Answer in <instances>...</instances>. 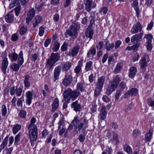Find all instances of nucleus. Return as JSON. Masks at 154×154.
Instances as JSON below:
<instances>
[{
	"label": "nucleus",
	"mask_w": 154,
	"mask_h": 154,
	"mask_svg": "<svg viewBox=\"0 0 154 154\" xmlns=\"http://www.w3.org/2000/svg\"><path fill=\"white\" fill-rule=\"evenodd\" d=\"M71 63L69 62L64 63L63 66L62 67L63 70L67 71L69 69L71 66Z\"/></svg>",
	"instance_id": "obj_30"
},
{
	"label": "nucleus",
	"mask_w": 154,
	"mask_h": 154,
	"mask_svg": "<svg viewBox=\"0 0 154 154\" xmlns=\"http://www.w3.org/2000/svg\"><path fill=\"white\" fill-rule=\"evenodd\" d=\"M80 48V46L79 45H76L70 51H69V55L72 57L76 56Z\"/></svg>",
	"instance_id": "obj_13"
},
{
	"label": "nucleus",
	"mask_w": 154,
	"mask_h": 154,
	"mask_svg": "<svg viewBox=\"0 0 154 154\" xmlns=\"http://www.w3.org/2000/svg\"><path fill=\"white\" fill-rule=\"evenodd\" d=\"M5 19L7 22L8 23H11L14 20L13 15L11 13H8L5 17Z\"/></svg>",
	"instance_id": "obj_27"
},
{
	"label": "nucleus",
	"mask_w": 154,
	"mask_h": 154,
	"mask_svg": "<svg viewBox=\"0 0 154 154\" xmlns=\"http://www.w3.org/2000/svg\"><path fill=\"white\" fill-rule=\"evenodd\" d=\"M61 69V66L60 65H59L55 68L54 73V81L58 79Z\"/></svg>",
	"instance_id": "obj_14"
},
{
	"label": "nucleus",
	"mask_w": 154,
	"mask_h": 154,
	"mask_svg": "<svg viewBox=\"0 0 154 154\" xmlns=\"http://www.w3.org/2000/svg\"><path fill=\"white\" fill-rule=\"evenodd\" d=\"M105 48L106 51H110L114 48V44L113 43H110L107 40L105 43Z\"/></svg>",
	"instance_id": "obj_23"
},
{
	"label": "nucleus",
	"mask_w": 154,
	"mask_h": 154,
	"mask_svg": "<svg viewBox=\"0 0 154 154\" xmlns=\"http://www.w3.org/2000/svg\"><path fill=\"white\" fill-rule=\"evenodd\" d=\"M42 19V17L40 16H36L33 21L32 25L33 28H35L38 25L41 23Z\"/></svg>",
	"instance_id": "obj_22"
},
{
	"label": "nucleus",
	"mask_w": 154,
	"mask_h": 154,
	"mask_svg": "<svg viewBox=\"0 0 154 154\" xmlns=\"http://www.w3.org/2000/svg\"><path fill=\"white\" fill-rule=\"evenodd\" d=\"M102 88H99V87H96L95 90L94 91V95L96 96H97L102 91Z\"/></svg>",
	"instance_id": "obj_55"
},
{
	"label": "nucleus",
	"mask_w": 154,
	"mask_h": 154,
	"mask_svg": "<svg viewBox=\"0 0 154 154\" xmlns=\"http://www.w3.org/2000/svg\"><path fill=\"white\" fill-rule=\"evenodd\" d=\"M120 77L118 75H117L113 78L111 82V86L113 87L114 89H116L120 81Z\"/></svg>",
	"instance_id": "obj_12"
},
{
	"label": "nucleus",
	"mask_w": 154,
	"mask_h": 154,
	"mask_svg": "<svg viewBox=\"0 0 154 154\" xmlns=\"http://www.w3.org/2000/svg\"><path fill=\"white\" fill-rule=\"evenodd\" d=\"M149 57L148 55H145L144 57H143L139 62V64L140 66L141 69H144L148 66L147 62L149 61L148 60Z\"/></svg>",
	"instance_id": "obj_9"
},
{
	"label": "nucleus",
	"mask_w": 154,
	"mask_h": 154,
	"mask_svg": "<svg viewBox=\"0 0 154 154\" xmlns=\"http://www.w3.org/2000/svg\"><path fill=\"white\" fill-rule=\"evenodd\" d=\"M35 15V11L34 9L32 8L29 11L26 19V22L28 24H29V23L32 20Z\"/></svg>",
	"instance_id": "obj_16"
},
{
	"label": "nucleus",
	"mask_w": 154,
	"mask_h": 154,
	"mask_svg": "<svg viewBox=\"0 0 154 154\" xmlns=\"http://www.w3.org/2000/svg\"><path fill=\"white\" fill-rule=\"evenodd\" d=\"M60 59V56L58 53H52L50 58L48 59L46 64V66L49 70H51L55 63Z\"/></svg>",
	"instance_id": "obj_4"
},
{
	"label": "nucleus",
	"mask_w": 154,
	"mask_h": 154,
	"mask_svg": "<svg viewBox=\"0 0 154 154\" xmlns=\"http://www.w3.org/2000/svg\"><path fill=\"white\" fill-rule=\"evenodd\" d=\"M122 44V42L119 40L116 41L114 44V48L115 49L119 48Z\"/></svg>",
	"instance_id": "obj_52"
},
{
	"label": "nucleus",
	"mask_w": 154,
	"mask_h": 154,
	"mask_svg": "<svg viewBox=\"0 0 154 154\" xmlns=\"http://www.w3.org/2000/svg\"><path fill=\"white\" fill-rule=\"evenodd\" d=\"M72 80L73 78L72 75L66 73L62 83L64 86H68L70 85Z\"/></svg>",
	"instance_id": "obj_8"
},
{
	"label": "nucleus",
	"mask_w": 154,
	"mask_h": 154,
	"mask_svg": "<svg viewBox=\"0 0 154 154\" xmlns=\"http://www.w3.org/2000/svg\"><path fill=\"white\" fill-rule=\"evenodd\" d=\"M124 150L128 154H132V150L131 147L128 145L126 144L125 145Z\"/></svg>",
	"instance_id": "obj_33"
},
{
	"label": "nucleus",
	"mask_w": 154,
	"mask_h": 154,
	"mask_svg": "<svg viewBox=\"0 0 154 154\" xmlns=\"http://www.w3.org/2000/svg\"><path fill=\"white\" fill-rule=\"evenodd\" d=\"M79 24L77 22H74L72 23L70 27L67 30L65 33V35L67 37L69 36H75L77 34V31L79 29Z\"/></svg>",
	"instance_id": "obj_5"
},
{
	"label": "nucleus",
	"mask_w": 154,
	"mask_h": 154,
	"mask_svg": "<svg viewBox=\"0 0 154 154\" xmlns=\"http://www.w3.org/2000/svg\"><path fill=\"white\" fill-rule=\"evenodd\" d=\"M115 90L112 86H109L106 89V94L107 95H109Z\"/></svg>",
	"instance_id": "obj_40"
},
{
	"label": "nucleus",
	"mask_w": 154,
	"mask_h": 154,
	"mask_svg": "<svg viewBox=\"0 0 154 154\" xmlns=\"http://www.w3.org/2000/svg\"><path fill=\"white\" fill-rule=\"evenodd\" d=\"M107 112L106 111V108L104 106H102L100 113V117L101 120H104L106 117Z\"/></svg>",
	"instance_id": "obj_21"
},
{
	"label": "nucleus",
	"mask_w": 154,
	"mask_h": 154,
	"mask_svg": "<svg viewBox=\"0 0 154 154\" xmlns=\"http://www.w3.org/2000/svg\"><path fill=\"white\" fill-rule=\"evenodd\" d=\"M137 68L134 67H132L129 69V77L131 78H133L135 76L137 73Z\"/></svg>",
	"instance_id": "obj_24"
},
{
	"label": "nucleus",
	"mask_w": 154,
	"mask_h": 154,
	"mask_svg": "<svg viewBox=\"0 0 154 154\" xmlns=\"http://www.w3.org/2000/svg\"><path fill=\"white\" fill-rule=\"evenodd\" d=\"M30 78V76L28 74L25 76L24 83V87L26 88H29L30 86V83L29 81Z\"/></svg>",
	"instance_id": "obj_28"
},
{
	"label": "nucleus",
	"mask_w": 154,
	"mask_h": 154,
	"mask_svg": "<svg viewBox=\"0 0 154 154\" xmlns=\"http://www.w3.org/2000/svg\"><path fill=\"white\" fill-rule=\"evenodd\" d=\"M129 91L131 96L136 95L138 92V90L136 88H132Z\"/></svg>",
	"instance_id": "obj_49"
},
{
	"label": "nucleus",
	"mask_w": 154,
	"mask_h": 154,
	"mask_svg": "<svg viewBox=\"0 0 154 154\" xmlns=\"http://www.w3.org/2000/svg\"><path fill=\"white\" fill-rule=\"evenodd\" d=\"M68 43L67 42H65L62 45L61 47V50L62 51H64L66 50L67 49Z\"/></svg>",
	"instance_id": "obj_51"
},
{
	"label": "nucleus",
	"mask_w": 154,
	"mask_h": 154,
	"mask_svg": "<svg viewBox=\"0 0 154 154\" xmlns=\"http://www.w3.org/2000/svg\"><path fill=\"white\" fill-rule=\"evenodd\" d=\"M64 121L63 119H61L59 121L58 123V130H59V129H60V128H62V126H64L63 125L64 124Z\"/></svg>",
	"instance_id": "obj_56"
},
{
	"label": "nucleus",
	"mask_w": 154,
	"mask_h": 154,
	"mask_svg": "<svg viewBox=\"0 0 154 154\" xmlns=\"http://www.w3.org/2000/svg\"><path fill=\"white\" fill-rule=\"evenodd\" d=\"M16 88L14 86L10 88V94L11 95H14L16 93Z\"/></svg>",
	"instance_id": "obj_61"
},
{
	"label": "nucleus",
	"mask_w": 154,
	"mask_h": 154,
	"mask_svg": "<svg viewBox=\"0 0 154 154\" xmlns=\"http://www.w3.org/2000/svg\"><path fill=\"white\" fill-rule=\"evenodd\" d=\"M8 62L7 58H5L3 60L2 64V72L5 73L6 72V70L7 68Z\"/></svg>",
	"instance_id": "obj_20"
},
{
	"label": "nucleus",
	"mask_w": 154,
	"mask_h": 154,
	"mask_svg": "<svg viewBox=\"0 0 154 154\" xmlns=\"http://www.w3.org/2000/svg\"><path fill=\"white\" fill-rule=\"evenodd\" d=\"M144 38L147 40L146 42H152L153 36L151 34H146Z\"/></svg>",
	"instance_id": "obj_41"
},
{
	"label": "nucleus",
	"mask_w": 154,
	"mask_h": 154,
	"mask_svg": "<svg viewBox=\"0 0 154 154\" xmlns=\"http://www.w3.org/2000/svg\"><path fill=\"white\" fill-rule=\"evenodd\" d=\"M21 134L22 133L21 132H20L15 137V141L14 142V144L15 145H17L18 144V143L20 140V137L21 135Z\"/></svg>",
	"instance_id": "obj_37"
},
{
	"label": "nucleus",
	"mask_w": 154,
	"mask_h": 154,
	"mask_svg": "<svg viewBox=\"0 0 154 154\" xmlns=\"http://www.w3.org/2000/svg\"><path fill=\"white\" fill-rule=\"evenodd\" d=\"M60 47V44L58 42H56L54 44V47L52 48V50L54 51H57L59 50Z\"/></svg>",
	"instance_id": "obj_46"
},
{
	"label": "nucleus",
	"mask_w": 154,
	"mask_h": 154,
	"mask_svg": "<svg viewBox=\"0 0 154 154\" xmlns=\"http://www.w3.org/2000/svg\"><path fill=\"white\" fill-rule=\"evenodd\" d=\"M152 134L150 130L148 133L146 135L145 137V140L147 141H149L152 137Z\"/></svg>",
	"instance_id": "obj_42"
},
{
	"label": "nucleus",
	"mask_w": 154,
	"mask_h": 154,
	"mask_svg": "<svg viewBox=\"0 0 154 154\" xmlns=\"http://www.w3.org/2000/svg\"><path fill=\"white\" fill-rule=\"evenodd\" d=\"M140 132L139 130L138 129H136L134 130L132 133V135L134 137H137L139 135Z\"/></svg>",
	"instance_id": "obj_60"
},
{
	"label": "nucleus",
	"mask_w": 154,
	"mask_h": 154,
	"mask_svg": "<svg viewBox=\"0 0 154 154\" xmlns=\"http://www.w3.org/2000/svg\"><path fill=\"white\" fill-rule=\"evenodd\" d=\"M92 62L91 61H90L88 62L86 64L85 67V70L86 72L89 71L91 69L92 66Z\"/></svg>",
	"instance_id": "obj_38"
},
{
	"label": "nucleus",
	"mask_w": 154,
	"mask_h": 154,
	"mask_svg": "<svg viewBox=\"0 0 154 154\" xmlns=\"http://www.w3.org/2000/svg\"><path fill=\"white\" fill-rule=\"evenodd\" d=\"M9 56L11 60L15 61L17 60L18 58V55L15 53H12L11 54H10Z\"/></svg>",
	"instance_id": "obj_34"
},
{
	"label": "nucleus",
	"mask_w": 154,
	"mask_h": 154,
	"mask_svg": "<svg viewBox=\"0 0 154 154\" xmlns=\"http://www.w3.org/2000/svg\"><path fill=\"white\" fill-rule=\"evenodd\" d=\"M143 34V32H141L133 35L131 38V42L135 43L141 41L142 39Z\"/></svg>",
	"instance_id": "obj_10"
},
{
	"label": "nucleus",
	"mask_w": 154,
	"mask_h": 154,
	"mask_svg": "<svg viewBox=\"0 0 154 154\" xmlns=\"http://www.w3.org/2000/svg\"><path fill=\"white\" fill-rule=\"evenodd\" d=\"M60 19L59 15L57 14H56L54 16L53 19L55 22L57 23L58 22Z\"/></svg>",
	"instance_id": "obj_64"
},
{
	"label": "nucleus",
	"mask_w": 154,
	"mask_h": 154,
	"mask_svg": "<svg viewBox=\"0 0 154 154\" xmlns=\"http://www.w3.org/2000/svg\"><path fill=\"white\" fill-rule=\"evenodd\" d=\"M23 98H20L18 99L17 102V104L18 107H23Z\"/></svg>",
	"instance_id": "obj_50"
},
{
	"label": "nucleus",
	"mask_w": 154,
	"mask_h": 154,
	"mask_svg": "<svg viewBox=\"0 0 154 154\" xmlns=\"http://www.w3.org/2000/svg\"><path fill=\"white\" fill-rule=\"evenodd\" d=\"M88 121L85 116L82 117L80 120L79 119L78 117L75 116L73 120L72 121L67 128L68 130H71L73 129V125L74 127V134L75 135L77 134L79 132H80L82 129L85 131L88 126Z\"/></svg>",
	"instance_id": "obj_1"
},
{
	"label": "nucleus",
	"mask_w": 154,
	"mask_h": 154,
	"mask_svg": "<svg viewBox=\"0 0 154 154\" xmlns=\"http://www.w3.org/2000/svg\"><path fill=\"white\" fill-rule=\"evenodd\" d=\"M22 87L20 86L18 88H17L16 87V94L18 97H19L21 95L22 92Z\"/></svg>",
	"instance_id": "obj_39"
},
{
	"label": "nucleus",
	"mask_w": 154,
	"mask_h": 154,
	"mask_svg": "<svg viewBox=\"0 0 154 154\" xmlns=\"http://www.w3.org/2000/svg\"><path fill=\"white\" fill-rule=\"evenodd\" d=\"M95 13L94 12H92L91 13V16L90 17V18H91V19L90 21V23L89 24L88 27H93V24H94L95 22Z\"/></svg>",
	"instance_id": "obj_32"
},
{
	"label": "nucleus",
	"mask_w": 154,
	"mask_h": 154,
	"mask_svg": "<svg viewBox=\"0 0 154 154\" xmlns=\"http://www.w3.org/2000/svg\"><path fill=\"white\" fill-rule=\"evenodd\" d=\"M138 3L137 0H135L133 2V6L136 11V14L137 17H138L140 14V10L138 7Z\"/></svg>",
	"instance_id": "obj_26"
},
{
	"label": "nucleus",
	"mask_w": 154,
	"mask_h": 154,
	"mask_svg": "<svg viewBox=\"0 0 154 154\" xmlns=\"http://www.w3.org/2000/svg\"><path fill=\"white\" fill-rule=\"evenodd\" d=\"M108 11V8L106 7H104L101 8L99 12L101 14H106L107 12Z\"/></svg>",
	"instance_id": "obj_45"
},
{
	"label": "nucleus",
	"mask_w": 154,
	"mask_h": 154,
	"mask_svg": "<svg viewBox=\"0 0 154 154\" xmlns=\"http://www.w3.org/2000/svg\"><path fill=\"white\" fill-rule=\"evenodd\" d=\"M39 35L40 36H42L43 35L44 33V28L42 26H41L39 28Z\"/></svg>",
	"instance_id": "obj_58"
},
{
	"label": "nucleus",
	"mask_w": 154,
	"mask_h": 154,
	"mask_svg": "<svg viewBox=\"0 0 154 154\" xmlns=\"http://www.w3.org/2000/svg\"><path fill=\"white\" fill-rule=\"evenodd\" d=\"M2 115L5 116L7 113V109L6 106L5 105H3L2 107Z\"/></svg>",
	"instance_id": "obj_53"
},
{
	"label": "nucleus",
	"mask_w": 154,
	"mask_h": 154,
	"mask_svg": "<svg viewBox=\"0 0 154 154\" xmlns=\"http://www.w3.org/2000/svg\"><path fill=\"white\" fill-rule=\"evenodd\" d=\"M85 10L88 12H89L91 8H94L96 6L95 2H93V0H86L85 2Z\"/></svg>",
	"instance_id": "obj_7"
},
{
	"label": "nucleus",
	"mask_w": 154,
	"mask_h": 154,
	"mask_svg": "<svg viewBox=\"0 0 154 154\" xmlns=\"http://www.w3.org/2000/svg\"><path fill=\"white\" fill-rule=\"evenodd\" d=\"M96 53V49L94 48H91L87 53V56L89 57L90 55H94Z\"/></svg>",
	"instance_id": "obj_36"
},
{
	"label": "nucleus",
	"mask_w": 154,
	"mask_h": 154,
	"mask_svg": "<svg viewBox=\"0 0 154 154\" xmlns=\"http://www.w3.org/2000/svg\"><path fill=\"white\" fill-rule=\"evenodd\" d=\"M23 55V52L21 51H20L19 54L17 64L14 63L11 66V68L13 71L16 72L18 71L20 67L22 65L24 62Z\"/></svg>",
	"instance_id": "obj_6"
},
{
	"label": "nucleus",
	"mask_w": 154,
	"mask_h": 154,
	"mask_svg": "<svg viewBox=\"0 0 154 154\" xmlns=\"http://www.w3.org/2000/svg\"><path fill=\"white\" fill-rule=\"evenodd\" d=\"M9 135L7 136L5 138L4 141L2 142L0 146V150H2L4 149L5 147L7 145Z\"/></svg>",
	"instance_id": "obj_29"
},
{
	"label": "nucleus",
	"mask_w": 154,
	"mask_h": 154,
	"mask_svg": "<svg viewBox=\"0 0 154 154\" xmlns=\"http://www.w3.org/2000/svg\"><path fill=\"white\" fill-rule=\"evenodd\" d=\"M36 121L35 118L32 117L30 120V124L28 126V129L29 130L30 140L31 141L36 140L38 137L37 127L36 125H34Z\"/></svg>",
	"instance_id": "obj_3"
},
{
	"label": "nucleus",
	"mask_w": 154,
	"mask_h": 154,
	"mask_svg": "<svg viewBox=\"0 0 154 154\" xmlns=\"http://www.w3.org/2000/svg\"><path fill=\"white\" fill-rule=\"evenodd\" d=\"M59 134L60 135H62L65 132L66 128L64 126H63L62 127L59 129Z\"/></svg>",
	"instance_id": "obj_63"
},
{
	"label": "nucleus",
	"mask_w": 154,
	"mask_h": 154,
	"mask_svg": "<svg viewBox=\"0 0 154 154\" xmlns=\"http://www.w3.org/2000/svg\"><path fill=\"white\" fill-rule=\"evenodd\" d=\"M59 103L58 99L57 98H55L52 104V112H54L57 109L59 106Z\"/></svg>",
	"instance_id": "obj_25"
},
{
	"label": "nucleus",
	"mask_w": 154,
	"mask_h": 154,
	"mask_svg": "<svg viewBox=\"0 0 154 154\" xmlns=\"http://www.w3.org/2000/svg\"><path fill=\"white\" fill-rule=\"evenodd\" d=\"M142 29V26L139 22H138L136 24L134 25L131 30V32L134 33H136L138 32H141Z\"/></svg>",
	"instance_id": "obj_11"
},
{
	"label": "nucleus",
	"mask_w": 154,
	"mask_h": 154,
	"mask_svg": "<svg viewBox=\"0 0 154 154\" xmlns=\"http://www.w3.org/2000/svg\"><path fill=\"white\" fill-rule=\"evenodd\" d=\"M78 138L80 142H83L85 139V136L84 134H80Z\"/></svg>",
	"instance_id": "obj_54"
},
{
	"label": "nucleus",
	"mask_w": 154,
	"mask_h": 154,
	"mask_svg": "<svg viewBox=\"0 0 154 154\" xmlns=\"http://www.w3.org/2000/svg\"><path fill=\"white\" fill-rule=\"evenodd\" d=\"M77 87V89L76 90H72L69 88L65 90L63 94V97L65 100L69 102L71 100L72 101L76 99L80 94V92L78 90L82 92L84 90V88L83 86V84L81 83H78Z\"/></svg>",
	"instance_id": "obj_2"
},
{
	"label": "nucleus",
	"mask_w": 154,
	"mask_h": 154,
	"mask_svg": "<svg viewBox=\"0 0 154 154\" xmlns=\"http://www.w3.org/2000/svg\"><path fill=\"white\" fill-rule=\"evenodd\" d=\"M122 66V64L121 63H119L117 64L115 69V72L116 73H118L120 71Z\"/></svg>",
	"instance_id": "obj_47"
},
{
	"label": "nucleus",
	"mask_w": 154,
	"mask_h": 154,
	"mask_svg": "<svg viewBox=\"0 0 154 154\" xmlns=\"http://www.w3.org/2000/svg\"><path fill=\"white\" fill-rule=\"evenodd\" d=\"M26 113L24 110H20L18 114L19 116L21 118H25L26 117Z\"/></svg>",
	"instance_id": "obj_44"
},
{
	"label": "nucleus",
	"mask_w": 154,
	"mask_h": 154,
	"mask_svg": "<svg viewBox=\"0 0 154 154\" xmlns=\"http://www.w3.org/2000/svg\"><path fill=\"white\" fill-rule=\"evenodd\" d=\"M151 42H146V48L147 50L149 51H151L152 48V45Z\"/></svg>",
	"instance_id": "obj_57"
},
{
	"label": "nucleus",
	"mask_w": 154,
	"mask_h": 154,
	"mask_svg": "<svg viewBox=\"0 0 154 154\" xmlns=\"http://www.w3.org/2000/svg\"><path fill=\"white\" fill-rule=\"evenodd\" d=\"M71 106L75 112H79L82 109L81 106L78 103V100H76L72 103L71 104Z\"/></svg>",
	"instance_id": "obj_15"
},
{
	"label": "nucleus",
	"mask_w": 154,
	"mask_h": 154,
	"mask_svg": "<svg viewBox=\"0 0 154 154\" xmlns=\"http://www.w3.org/2000/svg\"><path fill=\"white\" fill-rule=\"evenodd\" d=\"M27 27L26 26H23L20 27V31L19 33L21 35H24L27 32Z\"/></svg>",
	"instance_id": "obj_35"
},
{
	"label": "nucleus",
	"mask_w": 154,
	"mask_h": 154,
	"mask_svg": "<svg viewBox=\"0 0 154 154\" xmlns=\"http://www.w3.org/2000/svg\"><path fill=\"white\" fill-rule=\"evenodd\" d=\"M33 94L31 91H29L26 94V103L29 105L31 103Z\"/></svg>",
	"instance_id": "obj_19"
},
{
	"label": "nucleus",
	"mask_w": 154,
	"mask_h": 154,
	"mask_svg": "<svg viewBox=\"0 0 154 154\" xmlns=\"http://www.w3.org/2000/svg\"><path fill=\"white\" fill-rule=\"evenodd\" d=\"M93 27H88L85 32V35L87 37H88L91 39L93 38L94 34Z\"/></svg>",
	"instance_id": "obj_18"
},
{
	"label": "nucleus",
	"mask_w": 154,
	"mask_h": 154,
	"mask_svg": "<svg viewBox=\"0 0 154 154\" xmlns=\"http://www.w3.org/2000/svg\"><path fill=\"white\" fill-rule=\"evenodd\" d=\"M140 42L136 43V44L134 45L131 46L132 49L134 51H136L138 48L140 46Z\"/></svg>",
	"instance_id": "obj_48"
},
{
	"label": "nucleus",
	"mask_w": 154,
	"mask_h": 154,
	"mask_svg": "<svg viewBox=\"0 0 154 154\" xmlns=\"http://www.w3.org/2000/svg\"><path fill=\"white\" fill-rule=\"evenodd\" d=\"M21 128V125L18 124L14 125L12 128V131L13 134H17L20 130Z\"/></svg>",
	"instance_id": "obj_31"
},
{
	"label": "nucleus",
	"mask_w": 154,
	"mask_h": 154,
	"mask_svg": "<svg viewBox=\"0 0 154 154\" xmlns=\"http://www.w3.org/2000/svg\"><path fill=\"white\" fill-rule=\"evenodd\" d=\"M122 89H119L117 90L115 95L116 100H119V97L122 94Z\"/></svg>",
	"instance_id": "obj_43"
},
{
	"label": "nucleus",
	"mask_w": 154,
	"mask_h": 154,
	"mask_svg": "<svg viewBox=\"0 0 154 154\" xmlns=\"http://www.w3.org/2000/svg\"><path fill=\"white\" fill-rule=\"evenodd\" d=\"M103 42L102 41H100L98 42V44L97 45L96 48L97 49L100 50L103 48Z\"/></svg>",
	"instance_id": "obj_59"
},
{
	"label": "nucleus",
	"mask_w": 154,
	"mask_h": 154,
	"mask_svg": "<svg viewBox=\"0 0 154 154\" xmlns=\"http://www.w3.org/2000/svg\"><path fill=\"white\" fill-rule=\"evenodd\" d=\"M105 78L104 76H101L98 78L97 79L96 86L99 87L100 88H102L105 83Z\"/></svg>",
	"instance_id": "obj_17"
},
{
	"label": "nucleus",
	"mask_w": 154,
	"mask_h": 154,
	"mask_svg": "<svg viewBox=\"0 0 154 154\" xmlns=\"http://www.w3.org/2000/svg\"><path fill=\"white\" fill-rule=\"evenodd\" d=\"M18 38V36L17 33L13 34L11 36V40L14 42L17 41Z\"/></svg>",
	"instance_id": "obj_62"
}]
</instances>
